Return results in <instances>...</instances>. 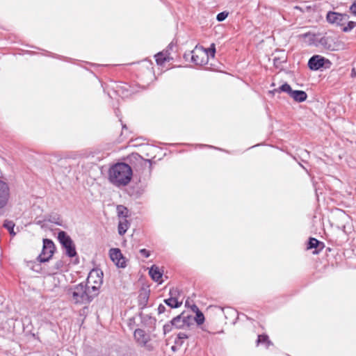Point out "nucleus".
I'll list each match as a JSON object with an SVG mask.
<instances>
[{
    "mask_svg": "<svg viewBox=\"0 0 356 356\" xmlns=\"http://www.w3.org/2000/svg\"><path fill=\"white\" fill-rule=\"evenodd\" d=\"M257 343V345L259 343L264 344L266 348H268L272 344L271 341L268 339V336L264 334L258 336Z\"/></svg>",
    "mask_w": 356,
    "mask_h": 356,
    "instance_id": "nucleus-18",
    "label": "nucleus"
},
{
    "mask_svg": "<svg viewBox=\"0 0 356 356\" xmlns=\"http://www.w3.org/2000/svg\"><path fill=\"white\" fill-rule=\"evenodd\" d=\"M320 241L314 238H310L308 243V249L316 248L320 244Z\"/></svg>",
    "mask_w": 356,
    "mask_h": 356,
    "instance_id": "nucleus-27",
    "label": "nucleus"
},
{
    "mask_svg": "<svg viewBox=\"0 0 356 356\" xmlns=\"http://www.w3.org/2000/svg\"><path fill=\"white\" fill-rule=\"evenodd\" d=\"M134 337L136 343L141 347L145 348L147 350H152L153 346L148 343L151 340L150 335L142 329H136L134 332Z\"/></svg>",
    "mask_w": 356,
    "mask_h": 356,
    "instance_id": "nucleus-6",
    "label": "nucleus"
},
{
    "mask_svg": "<svg viewBox=\"0 0 356 356\" xmlns=\"http://www.w3.org/2000/svg\"><path fill=\"white\" fill-rule=\"evenodd\" d=\"M140 165L142 168L143 173L145 172L147 176H149L152 170V163L149 159L140 158Z\"/></svg>",
    "mask_w": 356,
    "mask_h": 356,
    "instance_id": "nucleus-15",
    "label": "nucleus"
},
{
    "mask_svg": "<svg viewBox=\"0 0 356 356\" xmlns=\"http://www.w3.org/2000/svg\"><path fill=\"white\" fill-rule=\"evenodd\" d=\"M192 310L194 312H197L198 311H200V309H198V307L195 305H193L191 307Z\"/></svg>",
    "mask_w": 356,
    "mask_h": 356,
    "instance_id": "nucleus-34",
    "label": "nucleus"
},
{
    "mask_svg": "<svg viewBox=\"0 0 356 356\" xmlns=\"http://www.w3.org/2000/svg\"><path fill=\"white\" fill-rule=\"evenodd\" d=\"M188 56H191L192 62L197 65H206L209 61V53L202 47L196 46Z\"/></svg>",
    "mask_w": 356,
    "mask_h": 356,
    "instance_id": "nucleus-5",
    "label": "nucleus"
},
{
    "mask_svg": "<svg viewBox=\"0 0 356 356\" xmlns=\"http://www.w3.org/2000/svg\"><path fill=\"white\" fill-rule=\"evenodd\" d=\"M61 266H62V263H61V261H59V262H57V263H56V269L60 268Z\"/></svg>",
    "mask_w": 356,
    "mask_h": 356,
    "instance_id": "nucleus-36",
    "label": "nucleus"
},
{
    "mask_svg": "<svg viewBox=\"0 0 356 356\" xmlns=\"http://www.w3.org/2000/svg\"><path fill=\"white\" fill-rule=\"evenodd\" d=\"M356 26V22L353 21H348L347 22L346 24L343 26L342 28L343 31L344 32H348L353 29Z\"/></svg>",
    "mask_w": 356,
    "mask_h": 356,
    "instance_id": "nucleus-26",
    "label": "nucleus"
},
{
    "mask_svg": "<svg viewBox=\"0 0 356 356\" xmlns=\"http://www.w3.org/2000/svg\"><path fill=\"white\" fill-rule=\"evenodd\" d=\"M156 62L158 65H162L165 62L170 60V57L167 52H160L155 55Z\"/></svg>",
    "mask_w": 356,
    "mask_h": 356,
    "instance_id": "nucleus-17",
    "label": "nucleus"
},
{
    "mask_svg": "<svg viewBox=\"0 0 356 356\" xmlns=\"http://www.w3.org/2000/svg\"><path fill=\"white\" fill-rule=\"evenodd\" d=\"M133 175L131 168L127 163H118L112 165L108 171L111 183L118 187L125 186L129 184Z\"/></svg>",
    "mask_w": 356,
    "mask_h": 356,
    "instance_id": "nucleus-1",
    "label": "nucleus"
},
{
    "mask_svg": "<svg viewBox=\"0 0 356 356\" xmlns=\"http://www.w3.org/2000/svg\"><path fill=\"white\" fill-rule=\"evenodd\" d=\"M140 253L142 256H143L145 258H147L149 257V252L146 249H141L140 250Z\"/></svg>",
    "mask_w": 356,
    "mask_h": 356,
    "instance_id": "nucleus-31",
    "label": "nucleus"
},
{
    "mask_svg": "<svg viewBox=\"0 0 356 356\" xmlns=\"http://www.w3.org/2000/svg\"><path fill=\"white\" fill-rule=\"evenodd\" d=\"M165 303L168 305L170 308H177L181 303L175 298H170L164 300Z\"/></svg>",
    "mask_w": 356,
    "mask_h": 356,
    "instance_id": "nucleus-20",
    "label": "nucleus"
},
{
    "mask_svg": "<svg viewBox=\"0 0 356 356\" xmlns=\"http://www.w3.org/2000/svg\"><path fill=\"white\" fill-rule=\"evenodd\" d=\"M149 296L147 293H143L140 294L139 296V305L141 308H144L146 307L147 304Z\"/></svg>",
    "mask_w": 356,
    "mask_h": 356,
    "instance_id": "nucleus-22",
    "label": "nucleus"
},
{
    "mask_svg": "<svg viewBox=\"0 0 356 356\" xmlns=\"http://www.w3.org/2000/svg\"><path fill=\"white\" fill-rule=\"evenodd\" d=\"M331 62L320 55H314L308 61V66L312 70H318L322 67L329 68Z\"/></svg>",
    "mask_w": 356,
    "mask_h": 356,
    "instance_id": "nucleus-7",
    "label": "nucleus"
},
{
    "mask_svg": "<svg viewBox=\"0 0 356 356\" xmlns=\"http://www.w3.org/2000/svg\"><path fill=\"white\" fill-rule=\"evenodd\" d=\"M149 273L153 280L159 283L162 282L161 280L162 278L163 273L161 272L158 266L153 265L150 268Z\"/></svg>",
    "mask_w": 356,
    "mask_h": 356,
    "instance_id": "nucleus-13",
    "label": "nucleus"
},
{
    "mask_svg": "<svg viewBox=\"0 0 356 356\" xmlns=\"http://www.w3.org/2000/svg\"><path fill=\"white\" fill-rule=\"evenodd\" d=\"M172 327H174V325H172V321H171L169 323L164 325H163L164 334L171 332L172 330Z\"/></svg>",
    "mask_w": 356,
    "mask_h": 356,
    "instance_id": "nucleus-28",
    "label": "nucleus"
},
{
    "mask_svg": "<svg viewBox=\"0 0 356 356\" xmlns=\"http://www.w3.org/2000/svg\"><path fill=\"white\" fill-rule=\"evenodd\" d=\"M10 197V188L8 184L0 178V209L3 208L8 203Z\"/></svg>",
    "mask_w": 356,
    "mask_h": 356,
    "instance_id": "nucleus-11",
    "label": "nucleus"
},
{
    "mask_svg": "<svg viewBox=\"0 0 356 356\" xmlns=\"http://www.w3.org/2000/svg\"><path fill=\"white\" fill-rule=\"evenodd\" d=\"M290 97L296 102H302L307 99V95L303 90H293Z\"/></svg>",
    "mask_w": 356,
    "mask_h": 356,
    "instance_id": "nucleus-14",
    "label": "nucleus"
},
{
    "mask_svg": "<svg viewBox=\"0 0 356 356\" xmlns=\"http://www.w3.org/2000/svg\"><path fill=\"white\" fill-rule=\"evenodd\" d=\"M350 10L353 15H356V0L350 7Z\"/></svg>",
    "mask_w": 356,
    "mask_h": 356,
    "instance_id": "nucleus-32",
    "label": "nucleus"
},
{
    "mask_svg": "<svg viewBox=\"0 0 356 356\" xmlns=\"http://www.w3.org/2000/svg\"><path fill=\"white\" fill-rule=\"evenodd\" d=\"M326 19L329 23L336 24L341 27H343L346 24L349 16L346 14H341L335 12H328L326 16Z\"/></svg>",
    "mask_w": 356,
    "mask_h": 356,
    "instance_id": "nucleus-10",
    "label": "nucleus"
},
{
    "mask_svg": "<svg viewBox=\"0 0 356 356\" xmlns=\"http://www.w3.org/2000/svg\"><path fill=\"white\" fill-rule=\"evenodd\" d=\"M165 307L163 305H159V307H158V312L159 314H162L163 312H165Z\"/></svg>",
    "mask_w": 356,
    "mask_h": 356,
    "instance_id": "nucleus-33",
    "label": "nucleus"
},
{
    "mask_svg": "<svg viewBox=\"0 0 356 356\" xmlns=\"http://www.w3.org/2000/svg\"><path fill=\"white\" fill-rule=\"evenodd\" d=\"M58 239L63 248L65 250V254L70 257H73L76 255V251L74 242L64 231H60L58 234Z\"/></svg>",
    "mask_w": 356,
    "mask_h": 356,
    "instance_id": "nucleus-4",
    "label": "nucleus"
},
{
    "mask_svg": "<svg viewBox=\"0 0 356 356\" xmlns=\"http://www.w3.org/2000/svg\"><path fill=\"white\" fill-rule=\"evenodd\" d=\"M130 223L127 218H121L119 220L118 223V233L120 235H124L128 228L129 227Z\"/></svg>",
    "mask_w": 356,
    "mask_h": 356,
    "instance_id": "nucleus-16",
    "label": "nucleus"
},
{
    "mask_svg": "<svg viewBox=\"0 0 356 356\" xmlns=\"http://www.w3.org/2000/svg\"><path fill=\"white\" fill-rule=\"evenodd\" d=\"M228 16V13L227 12H221L217 15L216 19L218 22H222L225 20Z\"/></svg>",
    "mask_w": 356,
    "mask_h": 356,
    "instance_id": "nucleus-29",
    "label": "nucleus"
},
{
    "mask_svg": "<svg viewBox=\"0 0 356 356\" xmlns=\"http://www.w3.org/2000/svg\"><path fill=\"white\" fill-rule=\"evenodd\" d=\"M195 314L196 316L195 317L193 316V321H195L197 325H202L204 322V314L200 311L195 312Z\"/></svg>",
    "mask_w": 356,
    "mask_h": 356,
    "instance_id": "nucleus-25",
    "label": "nucleus"
},
{
    "mask_svg": "<svg viewBox=\"0 0 356 356\" xmlns=\"http://www.w3.org/2000/svg\"><path fill=\"white\" fill-rule=\"evenodd\" d=\"M351 76L355 77L356 76V70L355 68H353L351 70Z\"/></svg>",
    "mask_w": 356,
    "mask_h": 356,
    "instance_id": "nucleus-35",
    "label": "nucleus"
},
{
    "mask_svg": "<svg viewBox=\"0 0 356 356\" xmlns=\"http://www.w3.org/2000/svg\"><path fill=\"white\" fill-rule=\"evenodd\" d=\"M55 246L50 239L43 240V248L42 252L39 254L38 259L40 262H46L52 257Z\"/></svg>",
    "mask_w": 356,
    "mask_h": 356,
    "instance_id": "nucleus-9",
    "label": "nucleus"
},
{
    "mask_svg": "<svg viewBox=\"0 0 356 356\" xmlns=\"http://www.w3.org/2000/svg\"><path fill=\"white\" fill-rule=\"evenodd\" d=\"M117 211H118L119 219L127 218V217L128 216L129 211L125 207H124L122 205L118 206Z\"/></svg>",
    "mask_w": 356,
    "mask_h": 356,
    "instance_id": "nucleus-19",
    "label": "nucleus"
},
{
    "mask_svg": "<svg viewBox=\"0 0 356 356\" xmlns=\"http://www.w3.org/2000/svg\"><path fill=\"white\" fill-rule=\"evenodd\" d=\"M109 255L111 259L118 267L124 268L126 266V259L120 249L111 248L109 251Z\"/></svg>",
    "mask_w": 356,
    "mask_h": 356,
    "instance_id": "nucleus-12",
    "label": "nucleus"
},
{
    "mask_svg": "<svg viewBox=\"0 0 356 356\" xmlns=\"http://www.w3.org/2000/svg\"><path fill=\"white\" fill-rule=\"evenodd\" d=\"M70 300L76 305L88 304L95 296L83 283L70 287L67 291Z\"/></svg>",
    "mask_w": 356,
    "mask_h": 356,
    "instance_id": "nucleus-2",
    "label": "nucleus"
},
{
    "mask_svg": "<svg viewBox=\"0 0 356 356\" xmlns=\"http://www.w3.org/2000/svg\"><path fill=\"white\" fill-rule=\"evenodd\" d=\"M102 275V271L93 269L89 273L87 277V282L85 285L91 290L95 296L97 295L98 290L103 282Z\"/></svg>",
    "mask_w": 356,
    "mask_h": 356,
    "instance_id": "nucleus-3",
    "label": "nucleus"
},
{
    "mask_svg": "<svg viewBox=\"0 0 356 356\" xmlns=\"http://www.w3.org/2000/svg\"><path fill=\"white\" fill-rule=\"evenodd\" d=\"M209 53V56H211L212 58L214 57L216 53L215 44L212 43L209 49H206Z\"/></svg>",
    "mask_w": 356,
    "mask_h": 356,
    "instance_id": "nucleus-30",
    "label": "nucleus"
},
{
    "mask_svg": "<svg viewBox=\"0 0 356 356\" xmlns=\"http://www.w3.org/2000/svg\"><path fill=\"white\" fill-rule=\"evenodd\" d=\"M174 327L177 329H186L193 325V318L184 312L172 319Z\"/></svg>",
    "mask_w": 356,
    "mask_h": 356,
    "instance_id": "nucleus-8",
    "label": "nucleus"
},
{
    "mask_svg": "<svg viewBox=\"0 0 356 356\" xmlns=\"http://www.w3.org/2000/svg\"><path fill=\"white\" fill-rule=\"evenodd\" d=\"M275 91L277 92H286L289 95H291V92H293V90H292L291 87L290 86V85L285 83L283 85H282L279 88L276 89Z\"/></svg>",
    "mask_w": 356,
    "mask_h": 356,
    "instance_id": "nucleus-21",
    "label": "nucleus"
},
{
    "mask_svg": "<svg viewBox=\"0 0 356 356\" xmlns=\"http://www.w3.org/2000/svg\"><path fill=\"white\" fill-rule=\"evenodd\" d=\"M3 227L9 231L10 235H15V232H14L15 224L13 223V222L10 220H6L3 223Z\"/></svg>",
    "mask_w": 356,
    "mask_h": 356,
    "instance_id": "nucleus-24",
    "label": "nucleus"
},
{
    "mask_svg": "<svg viewBox=\"0 0 356 356\" xmlns=\"http://www.w3.org/2000/svg\"><path fill=\"white\" fill-rule=\"evenodd\" d=\"M172 350L173 351H175V346H172Z\"/></svg>",
    "mask_w": 356,
    "mask_h": 356,
    "instance_id": "nucleus-37",
    "label": "nucleus"
},
{
    "mask_svg": "<svg viewBox=\"0 0 356 356\" xmlns=\"http://www.w3.org/2000/svg\"><path fill=\"white\" fill-rule=\"evenodd\" d=\"M188 335L185 332H179L177 334V338L175 339V343L177 346H181L183 344V339H188Z\"/></svg>",
    "mask_w": 356,
    "mask_h": 356,
    "instance_id": "nucleus-23",
    "label": "nucleus"
}]
</instances>
